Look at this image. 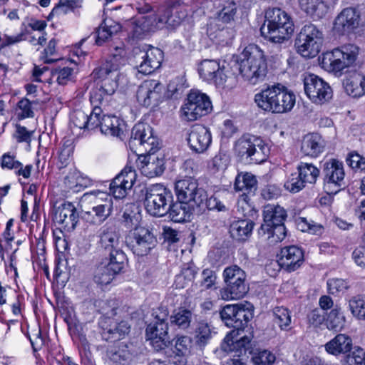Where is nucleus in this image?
<instances>
[{
    "instance_id": "obj_1",
    "label": "nucleus",
    "mask_w": 365,
    "mask_h": 365,
    "mask_svg": "<svg viewBox=\"0 0 365 365\" xmlns=\"http://www.w3.org/2000/svg\"><path fill=\"white\" fill-rule=\"evenodd\" d=\"M123 51L120 49L118 53L110 56L100 68L94 71V75L98 79V82L91 92V104L101 105L115 92L118 86V70L125 62L121 53Z\"/></svg>"
},
{
    "instance_id": "obj_2",
    "label": "nucleus",
    "mask_w": 365,
    "mask_h": 365,
    "mask_svg": "<svg viewBox=\"0 0 365 365\" xmlns=\"http://www.w3.org/2000/svg\"><path fill=\"white\" fill-rule=\"evenodd\" d=\"M260 28L262 36L271 42L282 43L288 41L294 31L291 16L279 8L268 9Z\"/></svg>"
},
{
    "instance_id": "obj_3",
    "label": "nucleus",
    "mask_w": 365,
    "mask_h": 365,
    "mask_svg": "<svg viewBox=\"0 0 365 365\" xmlns=\"http://www.w3.org/2000/svg\"><path fill=\"white\" fill-rule=\"evenodd\" d=\"M187 16L184 6L178 2L167 6H161L155 13L148 14L142 17L140 24L146 31H155L157 29H175L180 26Z\"/></svg>"
},
{
    "instance_id": "obj_4",
    "label": "nucleus",
    "mask_w": 365,
    "mask_h": 365,
    "mask_svg": "<svg viewBox=\"0 0 365 365\" xmlns=\"http://www.w3.org/2000/svg\"><path fill=\"white\" fill-rule=\"evenodd\" d=\"M242 56L239 71L244 79L252 85L262 81L267 73L264 52L257 45H249Z\"/></svg>"
},
{
    "instance_id": "obj_5",
    "label": "nucleus",
    "mask_w": 365,
    "mask_h": 365,
    "mask_svg": "<svg viewBox=\"0 0 365 365\" xmlns=\"http://www.w3.org/2000/svg\"><path fill=\"white\" fill-rule=\"evenodd\" d=\"M359 47L354 44H346L324 53L319 57L322 68L329 73L341 74V72L356 61Z\"/></svg>"
},
{
    "instance_id": "obj_6",
    "label": "nucleus",
    "mask_w": 365,
    "mask_h": 365,
    "mask_svg": "<svg viewBox=\"0 0 365 365\" xmlns=\"http://www.w3.org/2000/svg\"><path fill=\"white\" fill-rule=\"evenodd\" d=\"M235 150L242 160L257 164L265 161L269 154V148L263 140L249 134L237 140Z\"/></svg>"
},
{
    "instance_id": "obj_7",
    "label": "nucleus",
    "mask_w": 365,
    "mask_h": 365,
    "mask_svg": "<svg viewBox=\"0 0 365 365\" xmlns=\"http://www.w3.org/2000/svg\"><path fill=\"white\" fill-rule=\"evenodd\" d=\"M324 42L323 32L314 24L304 25L295 41L297 52L305 58L315 57Z\"/></svg>"
},
{
    "instance_id": "obj_8",
    "label": "nucleus",
    "mask_w": 365,
    "mask_h": 365,
    "mask_svg": "<svg viewBox=\"0 0 365 365\" xmlns=\"http://www.w3.org/2000/svg\"><path fill=\"white\" fill-rule=\"evenodd\" d=\"M223 277L226 287L220 289V295L223 300L239 299L247 292L245 284V272L238 266L232 265L225 269Z\"/></svg>"
},
{
    "instance_id": "obj_9",
    "label": "nucleus",
    "mask_w": 365,
    "mask_h": 365,
    "mask_svg": "<svg viewBox=\"0 0 365 365\" xmlns=\"http://www.w3.org/2000/svg\"><path fill=\"white\" fill-rule=\"evenodd\" d=\"M172 200L171 192L165 186L152 185L145 190L144 206L150 215L162 217L168 213Z\"/></svg>"
},
{
    "instance_id": "obj_10",
    "label": "nucleus",
    "mask_w": 365,
    "mask_h": 365,
    "mask_svg": "<svg viewBox=\"0 0 365 365\" xmlns=\"http://www.w3.org/2000/svg\"><path fill=\"white\" fill-rule=\"evenodd\" d=\"M155 321L148 325L146 336L153 347L157 350L165 349L170 343L168 336V312L166 308H159L153 313Z\"/></svg>"
},
{
    "instance_id": "obj_11",
    "label": "nucleus",
    "mask_w": 365,
    "mask_h": 365,
    "mask_svg": "<svg viewBox=\"0 0 365 365\" xmlns=\"http://www.w3.org/2000/svg\"><path fill=\"white\" fill-rule=\"evenodd\" d=\"M212 108L207 95L198 91H192L181 108V117L187 121H193L209 113Z\"/></svg>"
},
{
    "instance_id": "obj_12",
    "label": "nucleus",
    "mask_w": 365,
    "mask_h": 365,
    "mask_svg": "<svg viewBox=\"0 0 365 365\" xmlns=\"http://www.w3.org/2000/svg\"><path fill=\"white\" fill-rule=\"evenodd\" d=\"M125 244L133 254L145 256L155 247L156 237L144 227H137L125 237Z\"/></svg>"
},
{
    "instance_id": "obj_13",
    "label": "nucleus",
    "mask_w": 365,
    "mask_h": 365,
    "mask_svg": "<svg viewBox=\"0 0 365 365\" xmlns=\"http://www.w3.org/2000/svg\"><path fill=\"white\" fill-rule=\"evenodd\" d=\"M175 191L178 200L192 206L201 207L206 200V192L198 187L197 181L191 178L178 180L175 185Z\"/></svg>"
},
{
    "instance_id": "obj_14",
    "label": "nucleus",
    "mask_w": 365,
    "mask_h": 365,
    "mask_svg": "<svg viewBox=\"0 0 365 365\" xmlns=\"http://www.w3.org/2000/svg\"><path fill=\"white\" fill-rule=\"evenodd\" d=\"M324 190L329 195H334L345 185V172L343 163L330 159L324 163Z\"/></svg>"
},
{
    "instance_id": "obj_15",
    "label": "nucleus",
    "mask_w": 365,
    "mask_h": 365,
    "mask_svg": "<svg viewBox=\"0 0 365 365\" xmlns=\"http://www.w3.org/2000/svg\"><path fill=\"white\" fill-rule=\"evenodd\" d=\"M304 88L309 98L317 104H323L332 97V90L329 83L312 73L304 76Z\"/></svg>"
},
{
    "instance_id": "obj_16",
    "label": "nucleus",
    "mask_w": 365,
    "mask_h": 365,
    "mask_svg": "<svg viewBox=\"0 0 365 365\" xmlns=\"http://www.w3.org/2000/svg\"><path fill=\"white\" fill-rule=\"evenodd\" d=\"M226 326L242 330L252 317L250 310L243 304H227L220 312Z\"/></svg>"
},
{
    "instance_id": "obj_17",
    "label": "nucleus",
    "mask_w": 365,
    "mask_h": 365,
    "mask_svg": "<svg viewBox=\"0 0 365 365\" xmlns=\"http://www.w3.org/2000/svg\"><path fill=\"white\" fill-rule=\"evenodd\" d=\"M163 97V86L158 80L143 81L136 91V99L140 105L149 107L156 106Z\"/></svg>"
},
{
    "instance_id": "obj_18",
    "label": "nucleus",
    "mask_w": 365,
    "mask_h": 365,
    "mask_svg": "<svg viewBox=\"0 0 365 365\" xmlns=\"http://www.w3.org/2000/svg\"><path fill=\"white\" fill-rule=\"evenodd\" d=\"M163 59V53L151 46H145L136 56L138 71L143 75L152 73L158 68Z\"/></svg>"
},
{
    "instance_id": "obj_19",
    "label": "nucleus",
    "mask_w": 365,
    "mask_h": 365,
    "mask_svg": "<svg viewBox=\"0 0 365 365\" xmlns=\"http://www.w3.org/2000/svg\"><path fill=\"white\" fill-rule=\"evenodd\" d=\"M136 180L135 171L131 167H125L110 184V192L116 199H122L127 195Z\"/></svg>"
},
{
    "instance_id": "obj_20",
    "label": "nucleus",
    "mask_w": 365,
    "mask_h": 365,
    "mask_svg": "<svg viewBox=\"0 0 365 365\" xmlns=\"http://www.w3.org/2000/svg\"><path fill=\"white\" fill-rule=\"evenodd\" d=\"M100 200H104L103 204L94 205L92 210L83 212L82 218L91 225H100L110 215L113 210V200L109 194H100Z\"/></svg>"
},
{
    "instance_id": "obj_21",
    "label": "nucleus",
    "mask_w": 365,
    "mask_h": 365,
    "mask_svg": "<svg viewBox=\"0 0 365 365\" xmlns=\"http://www.w3.org/2000/svg\"><path fill=\"white\" fill-rule=\"evenodd\" d=\"M131 137L134 141L139 143L147 153H155L159 148L158 139L153 136L151 127L146 123H137L132 129Z\"/></svg>"
},
{
    "instance_id": "obj_22",
    "label": "nucleus",
    "mask_w": 365,
    "mask_h": 365,
    "mask_svg": "<svg viewBox=\"0 0 365 365\" xmlns=\"http://www.w3.org/2000/svg\"><path fill=\"white\" fill-rule=\"evenodd\" d=\"M187 140L192 151L203 153L212 143L211 133L207 127L196 124L192 127Z\"/></svg>"
},
{
    "instance_id": "obj_23",
    "label": "nucleus",
    "mask_w": 365,
    "mask_h": 365,
    "mask_svg": "<svg viewBox=\"0 0 365 365\" xmlns=\"http://www.w3.org/2000/svg\"><path fill=\"white\" fill-rule=\"evenodd\" d=\"M242 330H232L225 337L221 344V349L227 353L236 352L233 356L240 357L242 354H245L247 347L250 343V338L245 335L240 336Z\"/></svg>"
},
{
    "instance_id": "obj_24",
    "label": "nucleus",
    "mask_w": 365,
    "mask_h": 365,
    "mask_svg": "<svg viewBox=\"0 0 365 365\" xmlns=\"http://www.w3.org/2000/svg\"><path fill=\"white\" fill-rule=\"evenodd\" d=\"M78 219L76 209L71 203H63L55 210L53 220L66 231L73 230Z\"/></svg>"
},
{
    "instance_id": "obj_25",
    "label": "nucleus",
    "mask_w": 365,
    "mask_h": 365,
    "mask_svg": "<svg viewBox=\"0 0 365 365\" xmlns=\"http://www.w3.org/2000/svg\"><path fill=\"white\" fill-rule=\"evenodd\" d=\"M304 262L303 251L297 246H289L282 249L278 260L279 266L288 272L297 269Z\"/></svg>"
},
{
    "instance_id": "obj_26",
    "label": "nucleus",
    "mask_w": 365,
    "mask_h": 365,
    "mask_svg": "<svg viewBox=\"0 0 365 365\" xmlns=\"http://www.w3.org/2000/svg\"><path fill=\"white\" fill-rule=\"evenodd\" d=\"M360 16L355 9L346 8L337 16L334 29L341 34L349 33L359 25Z\"/></svg>"
},
{
    "instance_id": "obj_27",
    "label": "nucleus",
    "mask_w": 365,
    "mask_h": 365,
    "mask_svg": "<svg viewBox=\"0 0 365 365\" xmlns=\"http://www.w3.org/2000/svg\"><path fill=\"white\" fill-rule=\"evenodd\" d=\"M154 153H150L143 156L138 163L142 174L150 178L160 175L165 169L163 158L155 155Z\"/></svg>"
},
{
    "instance_id": "obj_28",
    "label": "nucleus",
    "mask_w": 365,
    "mask_h": 365,
    "mask_svg": "<svg viewBox=\"0 0 365 365\" xmlns=\"http://www.w3.org/2000/svg\"><path fill=\"white\" fill-rule=\"evenodd\" d=\"M264 223L261 225L260 233L266 234L272 230L273 225L284 223L287 217L285 210L279 205H267L264 207Z\"/></svg>"
},
{
    "instance_id": "obj_29",
    "label": "nucleus",
    "mask_w": 365,
    "mask_h": 365,
    "mask_svg": "<svg viewBox=\"0 0 365 365\" xmlns=\"http://www.w3.org/2000/svg\"><path fill=\"white\" fill-rule=\"evenodd\" d=\"M353 348L351 336L346 334H338L324 344L325 351L334 356L349 354Z\"/></svg>"
},
{
    "instance_id": "obj_30",
    "label": "nucleus",
    "mask_w": 365,
    "mask_h": 365,
    "mask_svg": "<svg viewBox=\"0 0 365 365\" xmlns=\"http://www.w3.org/2000/svg\"><path fill=\"white\" fill-rule=\"evenodd\" d=\"M274 113L290 111L296 102L295 95L284 86L278 84L276 88Z\"/></svg>"
},
{
    "instance_id": "obj_31",
    "label": "nucleus",
    "mask_w": 365,
    "mask_h": 365,
    "mask_svg": "<svg viewBox=\"0 0 365 365\" xmlns=\"http://www.w3.org/2000/svg\"><path fill=\"white\" fill-rule=\"evenodd\" d=\"M325 143L321 135L317 133L306 135L301 144V151L307 156L316 158L324 151Z\"/></svg>"
},
{
    "instance_id": "obj_32",
    "label": "nucleus",
    "mask_w": 365,
    "mask_h": 365,
    "mask_svg": "<svg viewBox=\"0 0 365 365\" xmlns=\"http://www.w3.org/2000/svg\"><path fill=\"white\" fill-rule=\"evenodd\" d=\"M346 93L354 98H359L365 94V76L354 72L349 74L343 82Z\"/></svg>"
},
{
    "instance_id": "obj_33",
    "label": "nucleus",
    "mask_w": 365,
    "mask_h": 365,
    "mask_svg": "<svg viewBox=\"0 0 365 365\" xmlns=\"http://www.w3.org/2000/svg\"><path fill=\"white\" fill-rule=\"evenodd\" d=\"M300 9L314 20L324 17L329 6L324 0H299Z\"/></svg>"
},
{
    "instance_id": "obj_34",
    "label": "nucleus",
    "mask_w": 365,
    "mask_h": 365,
    "mask_svg": "<svg viewBox=\"0 0 365 365\" xmlns=\"http://www.w3.org/2000/svg\"><path fill=\"white\" fill-rule=\"evenodd\" d=\"M196 207L178 200L173 205L169 204V217L175 222L190 221L192 210Z\"/></svg>"
},
{
    "instance_id": "obj_35",
    "label": "nucleus",
    "mask_w": 365,
    "mask_h": 365,
    "mask_svg": "<svg viewBox=\"0 0 365 365\" xmlns=\"http://www.w3.org/2000/svg\"><path fill=\"white\" fill-rule=\"evenodd\" d=\"M125 124L123 120L111 115H103L101 131L106 135L121 138L123 134Z\"/></svg>"
},
{
    "instance_id": "obj_36",
    "label": "nucleus",
    "mask_w": 365,
    "mask_h": 365,
    "mask_svg": "<svg viewBox=\"0 0 365 365\" xmlns=\"http://www.w3.org/2000/svg\"><path fill=\"white\" fill-rule=\"evenodd\" d=\"M277 86L269 87L255 96L257 106L264 111L274 113Z\"/></svg>"
},
{
    "instance_id": "obj_37",
    "label": "nucleus",
    "mask_w": 365,
    "mask_h": 365,
    "mask_svg": "<svg viewBox=\"0 0 365 365\" xmlns=\"http://www.w3.org/2000/svg\"><path fill=\"white\" fill-rule=\"evenodd\" d=\"M100 243L105 249L114 250L118 248L119 234L113 225H105L101 228Z\"/></svg>"
},
{
    "instance_id": "obj_38",
    "label": "nucleus",
    "mask_w": 365,
    "mask_h": 365,
    "mask_svg": "<svg viewBox=\"0 0 365 365\" xmlns=\"http://www.w3.org/2000/svg\"><path fill=\"white\" fill-rule=\"evenodd\" d=\"M121 29L120 24L112 19H106L97 30L96 43L101 45Z\"/></svg>"
},
{
    "instance_id": "obj_39",
    "label": "nucleus",
    "mask_w": 365,
    "mask_h": 365,
    "mask_svg": "<svg viewBox=\"0 0 365 365\" xmlns=\"http://www.w3.org/2000/svg\"><path fill=\"white\" fill-rule=\"evenodd\" d=\"M254 223L250 220L234 221L230 227V233L237 240H245L251 234Z\"/></svg>"
},
{
    "instance_id": "obj_40",
    "label": "nucleus",
    "mask_w": 365,
    "mask_h": 365,
    "mask_svg": "<svg viewBox=\"0 0 365 365\" xmlns=\"http://www.w3.org/2000/svg\"><path fill=\"white\" fill-rule=\"evenodd\" d=\"M210 83H214L217 88H232L236 84V79L231 71L222 65Z\"/></svg>"
},
{
    "instance_id": "obj_41",
    "label": "nucleus",
    "mask_w": 365,
    "mask_h": 365,
    "mask_svg": "<svg viewBox=\"0 0 365 365\" xmlns=\"http://www.w3.org/2000/svg\"><path fill=\"white\" fill-rule=\"evenodd\" d=\"M234 186L236 190L250 193L257 189V180L252 173H240L236 177Z\"/></svg>"
},
{
    "instance_id": "obj_42",
    "label": "nucleus",
    "mask_w": 365,
    "mask_h": 365,
    "mask_svg": "<svg viewBox=\"0 0 365 365\" xmlns=\"http://www.w3.org/2000/svg\"><path fill=\"white\" fill-rule=\"evenodd\" d=\"M345 322L346 318L341 308L336 307L328 314L326 325L329 330L340 331L344 329Z\"/></svg>"
},
{
    "instance_id": "obj_43",
    "label": "nucleus",
    "mask_w": 365,
    "mask_h": 365,
    "mask_svg": "<svg viewBox=\"0 0 365 365\" xmlns=\"http://www.w3.org/2000/svg\"><path fill=\"white\" fill-rule=\"evenodd\" d=\"M349 309L357 320L365 322V294H357L349 300Z\"/></svg>"
},
{
    "instance_id": "obj_44",
    "label": "nucleus",
    "mask_w": 365,
    "mask_h": 365,
    "mask_svg": "<svg viewBox=\"0 0 365 365\" xmlns=\"http://www.w3.org/2000/svg\"><path fill=\"white\" fill-rule=\"evenodd\" d=\"M220 66V63L215 60H204L200 64L199 74L204 81L211 83Z\"/></svg>"
},
{
    "instance_id": "obj_45",
    "label": "nucleus",
    "mask_w": 365,
    "mask_h": 365,
    "mask_svg": "<svg viewBox=\"0 0 365 365\" xmlns=\"http://www.w3.org/2000/svg\"><path fill=\"white\" fill-rule=\"evenodd\" d=\"M298 174L304 182L313 184L319 175V170L312 163H300L297 166Z\"/></svg>"
},
{
    "instance_id": "obj_46",
    "label": "nucleus",
    "mask_w": 365,
    "mask_h": 365,
    "mask_svg": "<svg viewBox=\"0 0 365 365\" xmlns=\"http://www.w3.org/2000/svg\"><path fill=\"white\" fill-rule=\"evenodd\" d=\"M192 319V312L184 308L176 309L170 317V322L179 328L185 329L189 327Z\"/></svg>"
},
{
    "instance_id": "obj_47",
    "label": "nucleus",
    "mask_w": 365,
    "mask_h": 365,
    "mask_svg": "<svg viewBox=\"0 0 365 365\" xmlns=\"http://www.w3.org/2000/svg\"><path fill=\"white\" fill-rule=\"evenodd\" d=\"M126 262V256L119 248L111 250L110 252L109 262L107 265L116 274L123 269Z\"/></svg>"
},
{
    "instance_id": "obj_48",
    "label": "nucleus",
    "mask_w": 365,
    "mask_h": 365,
    "mask_svg": "<svg viewBox=\"0 0 365 365\" xmlns=\"http://www.w3.org/2000/svg\"><path fill=\"white\" fill-rule=\"evenodd\" d=\"M274 321L282 330H287L291 324V315L289 310L283 307H275L273 310Z\"/></svg>"
},
{
    "instance_id": "obj_49",
    "label": "nucleus",
    "mask_w": 365,
    "mask_h": 365,
    "mask_svg": "<svg viewBox=\"0 0 365 365\" xmlns=\"http://www.w3.org/2000/svg\"><path fill=\"white\" fill-rule=\"evenodd\" d=\"M115 274H117L110 269L107 264H101L95 271L94 281L98 284L106 285L112 281Z\"/></svg>"
},
{
    "instance_id": "obj_50",
    "label": "nucleus",
    "mask_w": 365,
    "mask_h": 365,
    "mask_svg": "<svg viewBox=\"0 0 365 365\" xmlns=\"http://www.w3.org/2000/svg\"><path fill=\"white\" fill-rule=\"evenodd\" d=\"M237 6L234 1H226L217 14V19L222 23L229 24L235 20Z\"/></svg>"
},
{
    "instance_id": "obj_51",
    "label": "nucleus",
    "mask_w": 365,
    "mask_h": 365,
    "mask_svg": "<svg viewBox=\"0 0 365 365\" xmlns=\"http://www.w3.org/2000/svg\"><path fill=\"white\" fill-rule=\"evenodd\" d=\"M211 336V329L208 324L200 322L195 331L196 344L200 346H204L207 344Z\"/></svg>"
},
{
    "instance_id": "obj_52",
    "label": "nucleus",
    "mask_w": 365,
    "mask_h": 365,
    "mask_svg": "<svg viewBox=\"0 0 365 365\" xmlns=\"http://www.w3.org/2000/svg\"><path fill=\"white\" fill-rule=\"evenodd\" d=\"M73 78V69L69 67L56 68L52 71V79L59 85H66Z\"/></svg>"
},
{
    "instance_id": "obj_53",
    "label": "nucleus",
    "mask_w": 365,
    "mask_h": 365,
    "mask_svg": "<svg viewBox=\"0 0 365 365\" xmlns=\"http://www.w3.org/2000/svg\"><path fill=\"white\" fill-rule=\"evenodd\" d=\"M78 6V0H60L58 4L53 9L51 14L56 16L64 15Z\"/></svg>"
},
{
    "instance_id": "obj_54",
    "label": "nucleus",
    "mask_w": 365,
    "mask_h": 365,
    "mask_svg": "<svg viewBox=\"0 0 365 365\" xmlns=\"http://www.w3.org/2000/svg\"><path fill=\"white\" fill-rule=\"evenodd\" d=\"M93 109L90 115H88L87 129L93 130L97 128H101V119L103 118L102 110L99 105L93 104Z\"/></svg>"
},
{
    "instance_id": "obj_55",
    "label": "nucleus",
    "mask_w": 365,
    "mask_h": 365,
    "mask_svg": "<svg viewBox=\"0 0 365 365\" xmlns=\"http://www.w3.org/2000/svg\"><path fill=\"white\" fill-rule=\"evenodd\" d=\"M284 186L290 192L296 193L305 187V183L298 173H294L289 177Z\"/></svg>"
},
{
    "instance_id": "obj_56",
    "label": "nucleus",
    "mask_w": 365,
    "mask_h": 365,
    "mask_svg": "<svg viewBox=\"0 0 365 365\" xmlns=\"http://www.w3.org/2000/svg\"><path fill=\"white\" fill-rule=\"evenodd\" d=\"M199 209V211L205 210V208L210 210H217L218 212H223L227 210L226 206L215 195H212L210 197H207L206 194V200L204 201V204L201 207H196Z\"/></svg>"
},
{
    "instance_id": "obj_57",
    "label": "nucleus",
    "mask_w": 365,
    "mask_h": 365,
    "mask_svg": "<svg viewBox=\"0 0 365 365\" xmlns=\"http://www.w3.org/2000/svg\"><path fill=\"white\" fill-rule=\"evenodd\" d=\"M235 36V31L233 29L230 27L223 28L219 29L215 35L216 41L222 45L226 46L232 43V41Z\"/></svg>"
},
{
    "instance_id": "obj_58",
    "label": "nucleus",
    "mask_w": 365,
    "mask_h": 365,
    "mask_svg": "<svg viewBox=\"0 0 365 365\" xmlns=\"http://www.w3.org/2000/svg\"><path fill=\"white\" fill-rule=\"evenodd\" d=\"M275 359L274 354L267 350L259 351L252 359L255 365H272Z\"/></svg>"
},
{
    "instance_id": "obj_59",
    "label": "nucleus",
    "mask_w": 365,
    "mask_h": 365,
    "mask_svg": "<svg viewBox=\"0 0 365 365\" xmlns=\"http://www.w3.org/2000/svg\"><path fill=\"white\" fill-rule=\"evenodd\" d=\"M191 344V340L188 336H180L178 337L175 343L174 349H168V346L165 348V353H170L171 351H174L180 354H186L188 351L189 347Z\"/></svg>"
},
{
    "instance_id": "obj_60",
    "label": "nucleus",
    "mask_w": 365,
    "mask_h": 365,
    "mask_svg": "<svg viewBox=\"0 0 365 365\" xmlns=\"http://www.w3.org/2000/svg\"><path fill=\"white\" fill-rule=\"evenodd\" d=\"M72 124L79 129H87L88 114L81 110L73 111L71 116Z\"/></svg>"
},
{
    "instance_id": "obj_61",
    "label": "nucleus",
    "mask_w": 365,
    "mask_h": 365,
    "mask_svg": "<svg viewBox=\"0 0 365 365\" xmlns=\"http://www.w3.org/2000/svg\"><path fill=\"white\" fill-rule=\"evenodd\" d=\"M268 238L270 239L271 242H278L283 240L286 236V229L284 223L273 225L272 230L267 232Z\"/></svg>"
},
{
    "instance_id": "obj_62",
    "label": "nucleus",
    "mask_w": 365,
    "mask_h": 365,
    "mask_svg": "<svg viewBox=\"0 0 365 365\" xmlns=\"http://www.w3.org/2000/svg\"><path fill=\"white\" fill-rule=\"evenodd\" d=\"M296 225L299 230L302 232H309L312 234H317L322 230V227L320 225L311 224L304 217L297 218Z\"/></svg>"
},
{
    "instance_id": "obj_63",
    "label": "nucleus",
    "mask_w": 365,
    "mask_h": 365,
    "mask_svg": "<svg viewBox=\"0 0 365 365\" xmlns=\"http://www.w3.org/2000/svg\"><path fill=\"white\" fill-rule=\"evenodd\" d=\"M329 292L331 294L343 292L348 288L347 282L342 279H331L327 282Z\"/></svg>"
},
{
    "instance_id": "obj_64",
    "label": "nucleus",
    "mask_w": 365,
    "mask_h": 365,
    "mask_svg": "<svg viewBox=\"0 0 365 365\" xmlns=\"http://www.w3.org/2000/svg\"><path fill=\"white\" fill-rule=\"evenodd\" d=\"M56 40L54 38L50 40L47 47L44 49L43 56L41 58L45 63H51L58 60V58H53L56 53Z\"/></svg>"
}]
</instances>
